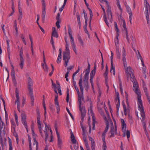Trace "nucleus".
I'll return each mask as SVG.
<instances>
[{
  "label": "nucleus",
  "mask_w": 150,
  "mask_h": 150,
  "mask_svg": "<svg viewBox=\"0 0 150 150\" xmlns=\"http://www.w3.org/2000/svg\"><path fill=\"white\" fill-rule=\"evenodd\" d=\"M103 19H104V20L105 23L107 24V25L108 26V23L107 20V17L106 16L105 14L103 16Z\"/></svg>",
  "instance_id": "4d7b16f0"
},
{
  "label": "nucleus",
  "mask_w": 150,
  "mask_h": 150,
  "mask_svg": "<svg viewBox=\"0 0 150 150\" xmlns=\"http://www.w3.org/2000/svg\"><path fill=\"white\" fill-rule=\"evenodd\" d=\"M76 16L77 18L78 22H81L80 19V15L78 11L76 13Z\"/></svg>",
  "instance_id": "ea45409f"
},
{
  "label": "nucleus",
  "mask_w": 150,
  "mask_h": 150,
  "mask_svg": "<svg viewBox=\"0 0 150 150\" xmlns=\"http://www.w3.org/2000/svg\"><path fill=\"white\" fill-rule=\"evenodd\" d=\"M96 64H95L94 66V68L91 71L90 74V77H93L95 75L96 73Z\"/></svg>",
  "instance_id": "4468645a"
},
{
  "label": "nucleus",
  "mask_w": 150,
  "mask_h": 150,
  "mask_svg": "<svg viewBox=\"0 0 150 150\" xmlns=\"http://www.w3.org/2000/svg\"><path fill=\"white\" fill-rule=\"evenodd\" d=\"M133 90L138 95V105H139L142 104V100L141 99V92L139 91V90L138 89V85L137 84V83H133Z\"/></svg>",
  "instance_id": "423d86ee"
},
{
  "label": "nucleus",
  "mask_w": 150,
  "mask_h": 150,
  "mask_svg": "<svg viewBox=\"0 0 150 150\" xmlns=\"http://www.w3.org/2000/svg\"><path fill=\"white\" fill-rule=\"evenodd\" d=\"M71 141L72 142L73 144H76V140L75 139V137L74 135L72 132H71Z\"/></svg>",
  "instance_id": "aec40b11"
},
{
  "label": "nucleus",
  "mask_w": 150,
  "mask_h": 150,
  "mask_svg": "<svg viewBox=\"0 0 150 150\" xmlns=\"http://www.w3.org/2000/svg\"><path fill=\"white\" fill-rule=\"evenodd\" d=\"M138 109L140 111V114L142 117L141 121L142 123H145V118L146 117L144 111V107L142 104L138 105Z\"/></svg>",
  "instance_id": "0eeeda50"
},
{
  "label": "nucleus",
  "mask_w": 150,
  "mask_h": 150,
  "mask_svg": "<svg viewBox=\"0 0 150 150\" xmlns=\"http://www.w3.org/2000/svg\"><path fill=\"white\" fill-rule=\"evenodd\" d=\"M16 99L15 101V103L17 104V106H20L19 97H16Z\"/></svg>",
  "instance_id": "58836bf2"
},
{
  "label": "nucleus",
  "mask_w": 150,
  "mask_h": 150,
  "mask_svg": "<svg viewBox=\"0 0 150 150\" xmlns=\"http://www.w3.org/2000/svg\"><path fill=\"white\" fill-rule=\"evenodd\" d=\"M11 76H15V71L14 70V67L13 65H12V70L11 72Z\"/></svg>",
  "instance_id": "a19ab883"
},
{
  "label": "nucleus",
  "mask_w": 150,
  "mask_h": 150,
  "mask_svg": "<svg viewBox=\"0 0 150 150\" xmlns=\"http://www.w3.org/2000/svg\"><path fill=\"white\" fill-rule=\"evenodd\" d=\"M52 36H53L57 38L58 37V35L56 31H54L52 32Z\"/></svg>",
  "instance_id": "5fc2aeb1"
},
{
  "label": "nucleus",
  "mask_w": 150,
  "mask_h": 150,
  "mask_svg": "<svg viewBox=\"0 0 150 150\" xmlns=\"http://www.w3.org/2000/svg\"><path fill=\"white\" fill-rule=\"evenodd\" d=\"M125 7L127 11L129 13V14L132 13L131 9L128 6L126 5Z\"/></svg>",
  "instance_id": "f704fd0d"
},
{
  "label": "nucleus",
  "mask_w": 150,
  "mask_h": 150,
  "mask_svg": "<svg viewBox=\"0 0 150 150\" xmlns=\"http://www.w3.org/2000/svg\"><path fill=\"white\" fill-rule=\"evenodd\" d=\"M114 24H115V30L117 32V35H119V34L120 32H119V29L118 28V27H117V23L116 22H114Z\"/></svg>",
  "instance_id": "7c9ffc66"
},
{
  "label": "nucleus",
  "mask_w": 150,
  "mask_h": 150,
  "mask_svg": "<svg viewBox=\"0 0 150 150\" xmlns=\"http://www.w3.org/2000/svg\"><path fill=\"white\" fill-rule=\"evenodd\" d=\"M28 89L29 92L31 96V105L32 106L34 105V98L33 96V88L32 87L33 86V81L29 77L28 79Z\"/></svg>",
  "instance_id": "7ed1b4c3"
},
{
  "label": "nucleus",
  "mask_w": 150,
  "mask_h": 150,
  "mask_svg": "<svg viewBox=\"0 0 150 150\" xmlns=\"http://www.w3.org/2000/svg\"><path fill=\"white\" fill-rule=\"evenodd\" d=\"M20 63H19V66L21 68L23 69V66L24 64V59H20Z\"/></svg>",
  "instance_id": "4be33fe9"
},
{
  "label": "nucleus",
  "mask_w": 150,
  "mask_h": 150,
  "mask_svg": "<svg viewBox=\"0 0 150 150\" xmlns=\"http://www.w3.org/2000/svg\"><path fill=\"white\" fill-rule=\"evenodd\" d=\"M119 35H117L116 38L115 39V44L116 48L119 47L118 44H119V40L118 39Z\"/></svg>",
  "instance_id": "393cba45"
},
{
  "label": "nucleus",
  "mask_w": 150,
  "mask_h": 150,
  "mask_svg": "<svg viewBox=\"0 0 150 150\" xmlns=\"http://www.w3.org/2000/svg\"><path fill=\"white\" fill-rule=\"evenodd\" d=\"M110 133L111 134L110 136V137H114V134H117V129L116 126H115V129H114L113 125L111 126L110 130Z\"/></svg>",
  "instance_id": "1a4fd4ad"
},
{
  "label": "nucleus",
  "mask_w": 150,
  "mask_h": 150,
  "mask_svg": "<svg viewBox=\"0 0 150 150\" xmlns=\"http://www.w3.org/2000/svg\"><path fill=\"white\" fill-rule=\"evenodd\" d=\"M83 84L85 89L88 91L89 88V86L88 84V81H83Z\"/></svg>",
  "instance_id": "dca6fc26"
},
{
  "label": "nucleus",
  "mask_w": 150,
  "mask_h": 150,
  "mask_svg": "<svg viewBox=\"0 0 150 150\" xmlns=\"http://www.w3.org/2000/svg\"><path fill=\"white\" fill-rule=\"evenodd\" d=\"M136 53L137 56L138 57V59H139V58L141 60L143 59L142 58L139 52V51L138 50L137 51V52H136Z\"/></svg>",
  "instance_id": "49530a36"
},
{
  "label": "nucleus",
  "mask_w": 150,
  "mask_h": 150,
  "mask_svg": "<svg viewBox=\"0 0 150 150\" xmlns=\"http://www.w3.org/2000/svg\"><path fill=\"white\" fill-rule=\"evenodd\" d=\"M143 90H144V92L145 93V95H146V96H149V94L147 89V88L146 86L144 84V83H143Z\"/></svg>",
  "instance_id": "a878e982"
},
{
  "label": "nucleus",
  "mask_w": 150,
  "mask_h": 150,
  "mask_svg": "<svg viewBox=\"0 0 150 150\" xmlns=\"http://www.w3.org/2000/svg\"><path fill=\"white\" fill-rule=\"evenodd\" d=\"M38 124V127L39 129V132L41 135V136L42 137L43 135L42 132V127L41 126V123H37Z\"/></svg>",
  "instance_id": "c756f323"
},
{
  "label": "nucleus",
  "mask_w": 150,
  "mask_h": 150,
  "mask_svg": "<svg viewBox=\"0 0 150 150\" xmlns=\"http://www.w3.org/2000/svg\"><path fill=\"white\" fill-rule=\"evenodd\" d=\"M52 87H54V91L55 93H56V95H55V99H54V104L55 105L56 108L57 109V112L59 113L60 110V107L59 105V103L58 100V93L57 92V87L56 86V85L55 83H52Z\"/></svg>",
  "instance_id": "20e7f679"
},
{
  "label": "nucleus",
  "mask_w": 150,
  "mask_h": 150,
  "mask_svg": "<svg viewBox=\"0 0 150 150\" xmlns=\"http://www.w3.org/2000/svg\"><path fill=\"white\" fill-rule=\"evenodd\" d=\"M21 120H26V115L24 113H22L21 114Z\"/></svg>",
  "instance_id": "37998d69"
},
{
  "label": "nucleus",
  "mask_w": 150,
  "mask_h": 150,
  "mask_svg": "<svg viewBox=\"0 0 150 150\" xmlns=\"http://www.w3.org/2000/svg\"><path fill=\"white\" fill-rule=\"evenodd\" d=\"M145 14L146 15V17L147 21V23H149V15L148 13V10H147V11L146 10H145Z\"/></svg>",
  "instance_id": "cd10ccee"
},
{
  "label": "nucleus",
  "mask_w": 150,
  "mask_h": 150,
  "mask_svg": "<svg viewBox=\"0 0 150 150\" xmlns=\"http://www.w3.org/2000/svg\"><path fill=\"white\" fill-rule=\"evenodd\" d=\"M21 38L22 41L24 43L25 45H26V42L25 39V37L23 35V34H21Z\"/></svg>",
  "instance_id": "864d4df0"
},
{
  "label": "nucleus",
  "mask_w": 150,
  "mask_h": 150,
  "mask_svg": "<svg viewBox=\"0 0 150 150\" xmlns=\"http://www.w3.org/2000/svg\"><path fill=\"white\" fill-rule=\"evenodd\" d=\"M68 45H66V51L64 52L63 55V60L64 61V65L65 66L67 67L68 63L70 59V52Z\"/></svg>",
  "instance_id": "f03ea898"
},
{
  "label": "nucleus",
  "mask_w": 150,
  "mask_h": 150,
  "mask_svg": "<svg viewBox=\"0 0 150 150\" xmlns=\"http://www.w3.org/2000/svg\"><path fill=\"white\" fill-rule=\"evenodd\" d=\"M102 140L103 141V150H106L107 146H106L105 137H102Z\"/></svg>",
  "instance_id": "b1692460"
},
{
  "label": "nucleus",
  "mask_w": 150,
  "mask_h": 150,
  "mask_svg": "<svg viewBox=\"0 0 150 150\" xmlns=\"http://www.w3.org/2000/svg\"><path fill=\"white\" fill-rule=\"evenodd\" d=\"M125 56V50L124 47H123L122 49V58L124 67L125 70V72L128 78L129 76H131V74L133 73V70L132 69L130 66L128 67H127Z\"/></svg>",
  "instance_id": "f257e3e1"
},
{
  "label": "nucleus",
  "mask_w": 150,
  "mask_h": 150,
  "mask_svg": "<svg viewBox=\"0 0 150 150\" xmlns=\"http://www.w3.org/2000/svg\"><path fill=\"white\" fill-rule=\"evenodd\" d=\"M116 48V55L117 59H120L121 58V55L120 52L119 50V47Z\"/></svg>",
  "instance_id": "6ab92c4d"
},
{
  "label": "nucleus",
  "mask_w": 150,
  "mask_h": 150,
  "mask_svg": "<svg viewBox=\"0 0 150 150\" xmlns=\"http://www.w3.org/2000/svg\"><path fill=\"white\" fill-rule=\"evenodd\" d=\"M62 55H58L57 58V62L58 64H59L61 61Z\"/></svg>",
  "instance_id": "603ef678"
},
{
  "label": "nucleus",
  "mask_w": 150,
  "mask_h": 150,
  "mask_svg": "<svg viewBox=\"0 0 150 150\" xmlns=\"http://www.w3.org/2000/svg\"><path fill=\"white\" fill-rule=\"evenodd\" d=\"M12 132L13 133V135L16 137V139L17 140V143H18V134H17V133L15 131V130H13V131H12Z\"/></svg>",
  "instance_id": "e433bc0d"
},
{
  "label": "nucleus",
  "mask_w": 150,
  "mask_h": 150,
  "mask_svg": "<svg viewBox=\"0 0 150 150\" xmlns=\"http://www.w3.org/2000/svg\"><path fill=\"white\" fill-rule=\"evenodd\" d=\"M123 106L124 109V114L126 115L127 114V112L129 111V110L128 109L127 110L126 109V106L125 104H123Z\"/></svg>",
  "instance_id": "bb28decb"
},
{
  "label": "nucleus",
  "mask_w": 150,
  "mask_h": 150,
  "mask_svg": "<svg viewBox=\"0 0 150 150\" xmlns=\"http://www.w3.org/2000/svg\"><path fill=\"white\" fill-rule=\"evenodd\" d=\"M130 77V80L133 83H137L136 79L135 78V76H134L133 73L131 74V76H129Z\"/></svg>",
  "instance_id": "5701e85b"
},
{
  "label": "nucleus",
  "mask_w": 150,
  "mask_h": 150,
  "mask_svg": "<svg viewBox=\"0 0 150 150\" xmlns=\"http://www.w3.org/2000/svg\"><path fill=\"white\" fill-rule=\"evenodd\" d=\"M69 89L68 88L67 90V96L66 98V101L67 103L69 102Z\"/></svg>",
  "instance_id": "473e14b6"
},
{
  "label": "nucleus",
  "mask_w": 150,
  "mask_h": 150,
  "mask_svg": "<svg viewBox=\"0 0 150 150\" xmlns=\"http://www.w3.org/2000/svg\"><path fill=\"white\" fill-rule=\"evenodd\" d=\"M3 126H4V128H5V125H4V123L2 121L1 117L0 116V142L2 143H3V139L1 135V133Z\"/></svg>",
  "instance_id": "9d476101"
},
{
  "label": "nucleus",
  "mask_w": 150,
  "mask_h": 150,
  "mask_svg": "<svg viewBox=\"0 0 150 150\" xmlns=\"http://www.w3.org/2000/svg\"><path fill=\"white\" fill-rule=\"evenodd\" d=\"M106 126L105 129L104 131V132H105V133H107L108 130V129L109 126V123L108 122H106Z\"/></svg>",
  "instance_id": "72a5a7b5"
},
{
  "label": "nucleus",
  "mask_w": 150,
  "mask_h": 150,
  "mask_svg": "<svg viewBox=\"0 0 150 150\" xmlns=\"http://www.w3.org/2000/svg\"><path fill=\"white\" fill-rule=\"evenodd\" d=\"M110 72L111 73H112L114 75H115V66L113 65V64L111 65V68L110 69Z\"/></svg>",
  "instance_id": "c85d7f7f"
},
{
  "label": "nucleus",
  "mask_w": 150,
  "mask_h": 150,
  "mask_svg": "<svg viewBox=\"0 0 150 150\" xmlns=\"http://www.w3.org/2000/svg\"><path fill=\"white\" fill-rule=\"evenodd\" d=\"M22 17V13L21 12L20 14L18 17V20L20 22H21V20Z\"/></svg>",
  "instance_id": "774afa93"
},
{
  "label": "nucleus",
  "mask_w": 150,
  "mask_h": 150,
  "mask_svg": "<svg viewBox=\"0 0 150 150\" xmlns=\"http://www.w3.org/2000/svg\"><path fill=\"white\" fill-rule=\"evenodd\" d=\"M83 13L84 14L85 19H88L87 13L84 10H83Z\"/></svg>",
  "instance_id": "69168bd1"
},
{
  "label": "nucleus",
  "mask_w": 150,
  "mask_h": 150,
  "mask_svg": "<svg viewBox=\"0 0 150 150\" xmlns=\"http://www.w3.org/2000/svg\"><path fill=\"white\" fill-rule=\"evenodd\" d=\"M107 13L108 16L110 15L111 16V19H112V14L111 10L109 8H108V9Z\"/></svg>",
  "instance_id": "c03bdc74"
},
{
  "label": "nucleus",
  "mask_w": 150,
  "mask_h": 150,
  "mask_svg": "<svg viewBox=\"0 0 150 150\" xmlns=\"http://www.w3.org/2000/svg\"><path fill=\"white\" fill-rule=\"evenodd\" d=\"M96 122L95 120L93 117V129H95V123Z\"/></svg>",
  "instance_id": "680f3d73"
},
{
  "label": "nucleus",
  "mask_w": 150,
  "mask_h": 150,
  "mask_svg": "<svg viewBox=\"0 0 150 150\" xmlns=\"http://www.w3.org/2000/svg\"><path fill=\"white\" fill-rule=\"evenodd\" d=\"M54 128H55V131H56V133L57 135H58V134H59V133L58 131L57 127V124H55V125Z\"/></svg>",
  "instance_id": "338daca9"
},
{
  "label": "nucleus",
  "mask_w": 150,
  "mask_h": 150,
  "mask_svg": "<svg viewBox=\"0 0 150 150\" xmlns=\"http://www.w3.org/2000/svg\"><path fill=\"white\" fill-rule=\"evenodd\" d=\"M82 98V97L81 95H78L79 107L81 114V120L83 121L85 116L86 111L84 108L81 107Z\"/></svg>",
  "instance_id": "39448f33"
},
{
  "label": "nucleus",
  "mask_w": 150,
  "mask_h": 150,
  "mask_svg": "<svg viewBox=\"0 0 150 150\" xmlns=\"http://www.w3.org/2000/svg\"><path fill=\"white\" fill-rule=\"evenodd\" d=\"M80 78L79 80V86L81 92L82 94L83 93V87L82 85V83L83 81V78L82 77V74L80 75Z\"/></svg>",
  "instance_id": "9b49d317"
},
{
  "label": "nucleus",
  "mask_w": 150,
  "mask_h": 150,
  "mask_svg": "<svg viewBox=\"0 0 150 150\" xmlns=\"http://www.w3.org/2000/svg\"><path fill=\"white\" fill-rule=\"evenodd\" d=\"M93 77H90V81L91 84V85L93 88Z\"/></svg>",
  "instance_id": "052dcab7"
},
{
  "label": "nucleus",
  "mask_w": 150,
  "mask_h": 150,
  "mask_svg": "<svg viewBox=\"0 0 150 150\" xmlns=\"http://www.w3.org/2000/svg\"><path fill=\"white\" fill-rule=\"evenodd\" d=\"M105 68V71L104 73V75L106 76H107L108 72V68L107 66H106Z\"/></svg>",
  "instance_id": "bf43d9fd"
},
{
  "label": "nucleus",
  "mask_w": 150,
  "mask_h": 150,
  "mask_svg": "<svg viewBox=\"0 0 150 150\" xmlns=\"http://www.w3.org/2000/svg\"><path fill=\"white\" fill-rule=\"evenodd\" d=\"M71 44L72 45V49L75 52V53L77 54V51L76 50V45L75 44L74 41H71Z\"/></svg>",
  "instance_id": "f3484780"
},
{
  "label": "nucleus",
  "mask_w": 150,
  "mask_h": 150,
  "mask_svg": "<svg viewBox=\"0 0 150 150\" xmlns=\"http://www.w3.org/2000/svg\"><path fill=\"white\" fill-rule=\"evenodd\" d=\"M121 120L122 123V130L123 132H124L125 131L126 129V124L123 119H121Z\"/></svg>",
  "instance_id": "2eb2a0df"
},
{
  "label": "nucleus",
  "mask_w": 150,
  "mask_h": 150,
  "mask_svg": "<svg viewBox=\"0 0 150 150\" xmlns=\"http://www.w3.org/2000/svg\"><path fill=\"white\" fill-rule=\"evenodd\" d=\"M43 62L44 64H42V65L43 67V68L44 69L45 71H46L47 72H48V68L47 64L46 63L45 59V54L44 53V51L43 52Z\"/></svg>",
  "instance_id": "f8f14e48"
},
{
  "label": "nucleus",
  "mask_w": 150,
  "mask_h": 150,
  "mask_svg": "<svg viewBox=\"0 0 150 150\" xmlns=\"http://www.w3.org/2000/svg\"><path fill=\"white\" fill-rule=\"evenodd\" d=\"M9 150H10L11 149V150H12L13 149V148H12V144L11 142V140H9Z\"/></svg>",
  "instance_id": "13d9d810"
},
{
  "label": "nucleus",
  "mask_w": 150,
  "mask_h": 150,
  "mask_svg": "<svg viewBox=\"0 0 150 150\" xmlns=\"http://www.w3.org/2000/svg\"><path fill=\"white\" fill-rule=\"evenodd\" d=\"M66 2V1H64L63 4V5L62 7L59 9V11H60L62 12L63 11V10L64 8Z\"/></svg>",
  "instance_id": "09e8293b"
},
{
  "label": "nucleus",
  "mask_w": 150,
  "mask_h": 150,
  "mask_svg": "<svg viewBox=\"0 0 150 150\" xmlns=\"http://www.w3.org/2000/svg\"><path fill=\"white\" fill-rule=\"evenodd\" d=\"M78 38L79 41L80 42V44L82 46L83 45V40L81 38V37L79 35H78Z\"/></svg>",
  "instance_id": "4c0bfd02"
},
{
  "label": "nucleus",
  "mask_w": 150,
  "mask_h": 150,
  "mask_svg": "<svg viewBox=\"0 0 150 150\" xmlns=\"http://www.w3.org/2000/svg\"><path fill=\"white\" fill-rule=\"evenodd\" d=\"M103 19H104V20L105 23L107 24V25L108 26V23L107 20V17L106 16L105 14L103 16Z\"/></svg>",
  "instance_id": "6e6d98bb"
},
{
  "label": "nucleus",
  "mask_w": 150,
  "mask_h": 150,
  "mask_svg": "<svg viewBox=\"0 0 150 150\" xmlns=\"http://www.w3.org/2000/svg\"><path fill=\"white\" fill-rule=\"evenodd\" d=\"M19 55L20 59H23V50L22 47L20 50Z\"/></svg>",
  "instance_id": "de8ad7c7"
},
{
  "label": "nucleus",
  "mask_w": 150,
  "mask_h": 150,
  "mask_svg": "<svg viewBox=\"0 0 150 150\" xmlns=\"http://www.w3.org/2000/svg\"><path fill=\"white\" fill-rule=\"evenodd\" d=\"M22 124L24 125L25 128L26 129L27 132H28V127L27 125V123L26 120H21Z\"/></svg>",
  "instance_id": "2f4dec72"
},
{
  "label": "nucleus",
  "mask_w": 150,
  "mask_h": 150,
  "mask_svg": "<svg viewBox=\"0 0 150 150\" xmlns=\"http://www.w3.org/2000/svg\"><path fill=\"white\" fill-rule=\"evenodd\" d=\"M123 27L124 28V31H125V32H128L127 29L126 27V23L125 21H123Z\"/></svg>",
  "instance_id": "a18cd8bd"
},
{
  "label": "nucleus",
  "mask_w": 150,
  "mask_h": 150,
  "mask_svg": "<svg viewBox=\"0 0 150 150\" xmlns=\"http://www.w3.org/2000/svg\"><path fill=\"white\" fill-rule=\"evenodd\" d=\"M50 42L51 44L52 45V46L53 48V49L55 50V47L54 45V42L53 39V38L52 36L51 37V40H50Z\"/></svg>",
  "instance_id": "8fccbe9b"
},
{
  "label": "nucleus",
  "mask_w": 150,
  "mask_h": 150,
  "mask_svg": "<svg viewBox=\"0 0 150 150\" xmlns=\"http://www.w3.org/2000/svg\"><path fill=\"white\" fill-rule=\"evenodd\" d=\"M83 139L85 143L88 142L85 134L83 133Z\"/></svg>",
  "instance_id": "0e129e2a"
},
{
  "label": "nucleus",
  "mask_w": 150,
  "mask_h": 150,
  "mask_svg": "<svg viewBox=\"0 0 150 150\" xmlns=\"http://www.w3.org/2000/svg\"><path fill=\"white\" fill-rule=\"evenodd\" d=\"M88 68L85 70V74L84 76V78L83 81H88L89 74L90 71V65L89 63H88Z\"/></svg>",
  "instance_id": "6e6552de"
},
{
  "label": "nucleus",
  "mask_w": 150,
  "mask_h": 150,
  "mask_svg": "<svg viewBox=\"0 0 150 150\" xmlns=\"http://www.w3.org/2000/svg\"><path fill=\"white\" fill-rule=\"evenodd\" d=\"M68 33L70 38L71 40V41H74V39L73 37L72 34V30L70 27H69V28Z\"/></svg>",
  "instance_id": "a211bd4d"
},
{
  "label": "nucleus",
  "mask_w": 150,
  "mask_h": 150,
  "mask_svg": "<svg viewBox=\"0 0 150 150\" xmlns=\"http://www.w3.org/2000/svg\"><path fill=\"white\" fill-rule=\"evenodd\" d=\"M88 9L89 10V14L90 15V20L91 21L92 17L93 16V13L92 10L89 8H88Z\"/></svg>",
  "instance_id": "79ce46f5"
},
{
  "label": "nucleus",
  "mask_w": 150,
  "mask_h": 150,
  "mask_svg": "<svg viewBox=\"0 0 150 150\" xmlns=\"http://www.w3.org/2000/svg\"><path fill=\"white\" fill-rule=\"evenodd\" d=\"M46 9H42V21L43 22H44L45 18V16L46 14Z\"/></svg>",
  "instance_id": "412c9836"
},
{
  "label": "nucleus",
  "mask_w": 150,
  "mask_h": 150,
  "mask_svg": "<svg viewBox=\"0 0 150 150\" xmlns=\"http://www.w3.org/2000/svg\"><path fill=\"white\" fill-rule=\"evenodd\" d=\"M145 10H149L150 11V6L149 4H145Z\"/></svg>",
  "instance_id": "3c124183"
},
{
  "label": "nucleus",
  "mask_w": 150,
  "mask_h": 150,
  "mask_svg": "<svg viewBox=\"0 0 150 150\" xmlns=\"http://www.w3.org/2000/svg\"><path fill=\"white\" fill-rule=\"evenodd\" d=\"M117 5L119 10L120 11L122 12V9L121 8V5L120 4V1L117 2Z\"/></svg>",
  "instance_id": "e2e57ef3"
},
{
  "label": "nucleus",
  "mask_w": 150,
  "mask_h": 150,
  "mask_svg": "<svg viewBox=\"0 0 150 150\" xmlns=\"http://www.w3.org/2000/svg\"><path fill=\"white\" fill-rule=\"evenodd\" d=\"M57 135V145L58 147L61 149L62 144V140L60 138V134Z\"/></svg>",
  "instance_id": "ddd939ff"
},
{
  "label": "nucleus",
  "mask_w": 150,
  "mask_h": 150,
  "mask_svg": "<svg viewBox=\"0 0 150 150\" xmlns=\"http://www.w3.org/2000/svg\"><path fill=\"white\" fill-rule=\"evenodd\" d=\"M115 101L117 102L116 104H120V100L119 94L118 93L117 94V97L115 98Z\"/></svg>",
  "instance_id": "c9c22d12"
}]
</instances>
